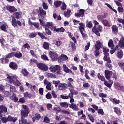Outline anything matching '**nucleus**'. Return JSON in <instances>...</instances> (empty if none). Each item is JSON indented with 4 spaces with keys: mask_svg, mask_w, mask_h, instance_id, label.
<instances>
[{
    "mask_svg": "<svg viewBox=\"0 0 124 124\" xmlns=\"http://www.w3.org/2000/svg\"><path fill=\"white\" fill-rule=\"evenodd\" d=\"M22 106L23 109L20 110L21 119H25L29 116L30 109L27 105H23Z\"/></svg>",
    "mask_w": 124,
    "mask_h": 124,
    "instance_id": "1",
    "label": "nucleus"
},
{
    "mask_svg": "<svg viewBox=\"0 0 124 124\" xmlns=\"http://www.w3.org/2000/svg\"><path fill=\"white\" fill-rule=\"evenodd\" d=\"M49 70L53 73H55L56 75H61V67L60 65H56L54 66H50L49 67Z\"/></svg>",
    "mask_w": 124,
    "mask_h": 124,
    "instance_id": "2",
    "label": "nucleus"
},
{
    "mask_svg": "<svg viewBox=\"0 0 124 124\" xmlns=\"http://www.w3.org/2000/svg\"><path fill=\"white\" fill-rule=\"evenodd\" d=\"M102 27L101 25H97V27L93 26L92 29V31L97 35V36H100V32H102Z\"/></svg>",
    "mask_w": 124,
    "mask_h": 124,
    "instance_id": "3",
    "label": "nucleus"
},
{
    "mask_svg": "<svg viewBox=\"0 0 124 124\" xmlns=\"http://www.w3.org/2000/svg\"><path fill=\"white\" fill-rule=\"evenodd\" d=\"M39 17L44 18L46 16V11L43 10L41 7H39V9L36 10Z\"/></svg>",
    "mask_w": 124,
    "mask_h": 124,
    "instance_id": "4",
    "label": "nucleus"
},
{
    "mask_svg": "<svg viewBox=\"0 0 124 124\" xmlns=\"http://www.w3.org/2000/svg\"><path fill=\"white\" fill-rule=\"evenodd\" d=\"M37 67L39 69H40V70H43L44 71H47L48 69H49L47 65L41 62L37 63Z\"/></svg>",
    "mask_w": 124,
    "mask_h": 124,
    "instance_id": "5",
    "label": "nucleus"
},
{
    "mask_svg": "<svg viewBox=\"0 0 124 124\" xmlns=\"http://www.w3.org/2000/svg\"><path fill=\"white\" fill-rule=\"evenodd\" d=\"M85 11L86 10L83 9H79V10H78V13H76L75 14V17H76V18H80V17L83 18L85 15Z\"/></svg>",
    "mask_w": 124,
    "mask_h": 124,
    "instance_id": "6",
    "label": "nucleus"
},
{
    "mask_svg": "<svg viewBox=\"0 0 124 124\" xmlns=\"http://www.w3.org/2000/svg\"><path fill=\"white\" fill-rule=\"evenodd\" d=\"M110 51V50L108 47H103V52L104 53V58L103 60H106V59H109L110 57H109V52Z\"/></svg>",
    "mask_w": 124,
    "mask_h": 124,
    "instance_id": "7",
    "label": "nucleus"
},
{
    "mask_svg": "<svg viewBox=\"0 0 124 124\" xmlns=\"http://www.w3.org/2000/svg\"><path fill=\"white\" fill-rule=\"evenodd\" d=\"M12 25L15 28L17 27L18 25L19 26V27H21L22 26V22H21V21L19 20L17 21L15 17H13V20L12 21Z\"/></svg>",
    "mask_w": 124,
    "mask_h": 124,
    "instance_id": "8",
    "label": "nucleus"
},
{
    "mask_svg": "<svg viewBox=\"0 0 124 124\" xmlns=\"http://www.w3.org/2000/svg\"><path fill=\"white\" fill-rule=\"evenodd\" d=\"M9 66L12 70H17L18 69V64L15 62H10Z\"/></svg>",
    "mask_w": 124,
    "mask_h": 124,
    "instance_id": "9",
    "label": "nucleus"
},
{
    "mask_svg": "<svg viewBox=\"0 0 124 124\" xmlns=\"http://www.w3.org/2000/svg\"><path fill=\"white\" fill-rule=\"evenodd\" d=\"M104 61L107 62L105 64V66H106V67H108V68L110 70L112 69L113 66H112V64H111V63H112V61L110 59V58L104 59Z\"/></svg>",
    "mask_w": 124,
    "mask_h": 124,
    "instance_id": "10",
    "label": "nucleus"
},
{
    "mask_svg": "<svg viewBox=\"0 0 124 124\" xmlns=\"http://www.w3.org/2000/svg\"><path fill=\"white\" fill-rule=\"evenodd\" d=\"M112 74H113V72L111 71L107 70L105 71V77L107 80H110L111 77H112Z\"/></svg>",
    "mask_w": 124,
    "mask_h": 124,
    "instance_id": "11",
    "label": "nucleus"
},
{
    "mask_svg": "<svg viewBox=\"0 0 124 124\" xmlns=\"http://www.w3.org/2000/svg\"><path fill=\"white\" fill-rule=\"evenodd\" d=\"M13 83L15 86H16V87H19V86H21L22 85V83L19 81V80H18V78L16 76H14V79L13 81L12 82V84Z\"/></svg>",
    "mask_w": 124,
    "mask_h": 124,
    "instance_id": "12",
    "label": "nucleus"
},
{
    "mask_svg": "<svg viewBox=\"0 0 124 124\" xmlns=\"http://www.w3.org/2000/svg\"><path fill=\"white\" fill-rule=\"evenodd\" d=\"M6 9L8 10V11H10V12H13V13L16 12V11H18L17 8L14 6L7 5L6 6Z\"/></svg>",
    "mask_w": 124,
    "mask_h": 124,
    "instance_id": "13",
    "label": "nucleus"
},
{
    "mask_svg": "<svg viewBox=\"0 0 124 124\" xmlns=\"http://www.w3.org/2000/svg\"><path fill=\"white\" fill-rule=\"evenodd\" d=\"M58 89L60 91H65L67 89V84L64 83H61L58 85Z\"/></svg>",
    "mask_w": 124,
    "mask_h": 124,
    "instance_id": "14",
    "label": "nucleus"
},
{
    "mask_svg": "<svg viewBox=\"0 0 124 124\" xmlns=\"http://www.w3.org/2000/svg\"><path fill=\"white\" fill-rule=\"evenodd\" d=\"M11 55L12 56V57H15L16 58H17V59H21L22 57H23V54L22 53L19 52V53L15 52H11Z\"/></svg>",
    "mask_w": 124,
    "mask_h": 124,
    "instance_id": "15",
    "label": "nucleus"
},
{
    "mask_svg": "<svg viewBox=\"0 0 124 124\" xmlns=\"http://www.w3.org/2000/svg\"><path fill=\"white\" fill-rule=\"evenodd\" d=\"M48 55L52 61H55L57 59V57H58V54L54 51H49Z\"/></svg>",
    "mask_w": 124,
    "mask_h": 124,
    "instance_id": "16",
    "label": "nucleus"
},
{
    "mask_svg": "<svg viewBox=\"0 0 124 124\" xmlns=\"http://www.w3.org/2000/svg\"><path fill=\"white\" fill-rule=\"evenodd\" d=\"M14 16H12V20H13V17L15 18V19H20V17H22V12H15L13 14Z\"/></svg>",
    "mask_w": 124,
    "mask_h": 124,
    "instance_id": "17",
    "label": "nucleus"
},
{
    "mask_svg": "<svg viewBox=\"0 0 124 124\" xmlns=\"http://www.w3.org/2000/svg\"><path fill=\"white\" fill-rule=\"evenodd\" d=\"M46 27H48V29H50L51 30L56 31L57 28H56V26H54L53 23L47 22L46 23Z\"/></svg>",
    "mask_w": 124,
    "mask_h": 124,
    "instance_id": "18",
    "label": "nucleus"
},
{
    "mask_svg": "<svg viewBox=\"0 0 124 124\" xmlns=\"http://www.w3.org/2000/svg\"><path fill=\"white\" fill-rule=\"evenodd\" d=\"M10 99L13 100V101L15 103L18 102V101L19 100V99L17 97V95H16V94L15 93H13L12 96H10Z\"/></svg>",
    "mask_w": 124,
    "mask_h": 124,
    "instance_id": "19",
    "label": "nucleus"
},
{
    "mask_svg": "<svg viewBox=\"0 0 124 124\" xmlns=\"http://www.w3.org/2000/svg\"><path fill=\"white\" fill-rule=\"evenodd\" d=\"M104 85L106 86V87H108V88H109V89H110L111 87H112V85H113V81H112V80H109L108 81L105 80L104 81Z\"/></svg>",
    "mask_w": 124,
    "mask_h": 124,
    "instance_id": "20",
    "label": "nucleus"
},
{
    "mask_svg": "<svg viewBox=\"0 0 124 124\" xmlns=\"http://www.w3.org/2000/svg\"><path fill=\"white\" fill-rule=\"evenodd\" d=\"M63 71L65 72L66 73H71L73 75H75L74 73L72 72V71L71 70L69 69L68 67L66 66V65H63Z\"/></svg>",
    "mask_w": 124,
    "mask_h": 124,
    "instance_id": "21",
    "label": "nucleus"
},
{
    "mask_svg": "<svg viewBox=\"0 0 124 124\" xmlns=\"http://www.w3.org/2000/svg\"><path fill=\"white\" fill-rule=\"evenodd\" d=\"M111 30L112 33H113L114 34H117V33L119 32V29L116 25H113L111 27Z\"/></svg>",
    "mask_w": 124,
    "mask_h": 124,
    "instance_id": "22",
    "label": "nucleus"
},
{
    "mask_svg": "<svg viewBox=\"0 0 124 124\" xmlns=\"http://www.w3.org/2000/svg\"><path fill=\"white\" fill-rule=\"evenodd\" d=\"M114 109V112L115 113V114H117L118 116H121L122 115V110L120 109V108L118 107H114L113 108Z\"/></svg>",
    "mask_w": 124,
    "mask_h": 124,
    "instance_id": "23",
    "label": "nucleus"
},
{
    "mask_svg": "<svg viewBox=\"0 0 124 124\" xmlns=\"http://www.w3.org/2000/svg\"><path fill=\"white\" fill-rule=\"evenodd\" d=\"M79 25V26L78 27V29L79 30V31H80V32H83L84 31H85V25L83 23H80Z\"/></svg>",
    "mask_w": 124,
    "mask_h": 124,
    "instance_id": "24",
    "label": "nucleus"
},
{
    "mask_svg": "<svg viewBox=\"0 0 124 124\" xmlns=\"http://www.w3.org/2000/svg\"><path fill=\"white\" fill-rule=\"evenodd\" d=\"M21 73H22V75L25 77L29 76V74H30V73H29L28 70H27L26 68L22 69L21 71Z\"/></svg>",
    "mask_w": 124,
    "mask_h": 124,
    "instance_id": "25",
    "label": "nucleus"
},
{
    "mask_svg": "<svg viewBox=\"0 0 124 124\" xmlns=\"http://www.w3.org/2000/svg\"><path fill=\"white\" fill-rule=\"evenodd\" d=\"M32 120L33 122H35V121H39L40 120V114L36 113L35 116L32 118Z\"/></svg>",
    "mask_w": 124,
    "mask_h": 124,
    "instance_id": "26",
    "label": "nucleus"
},
{
    "mask_svg": "<svg viewBox=\"0 0 124 124\" xmlns=\"http://www.w3.org/2000/svg\"><path fill=\"white\" fill-rule=\"evenodd\" d=\"M50 44L47 42H44L43 45V47L45 50H49L50 49Z\"/></svg>",
    "mask_w": 124,
    "mask_h": 124,
    "instance_id": "27",
    "label": "nucleus"
},
{
    "mask_svg": "<svg viewBox=\"0 0 124 124\" xmlns=\"http://www.w3.org/2000/svg\"><path fill=\"white\" fill-rule=\"evenodd\" d=\"M8 122H13L15 123L17 121V118L16 117H12L11 115H9L7 117Z\"/></svg>",
    "mask_w": 124,
    "mask_h": 124,
    "instance_id": "28",
    "label": "nucleus"
},
{
    "mask_svg": "<svg viewBox=\"0 0 124 124\" xmlns=\"http://www.w3.org/2000/svg\"><path fill=\"white\" fill-rule=\"evenodd\" d=\"M10 58H12V56L11 55V53H9L7 54L5 59H4L5 63H8V62H9V59H10Z\"/></svg>",
    "mask_w": 124,
    "mask_h": 124,
    "instance_id": "29",
    "label": "nucleus"
},
{
    "mask_svg": "<svg viewBox=\"0 0 124 124\" xmlns=\"http://www.w3.org/2000/svg\"><path fill=\"white\" fill-rule=\"evenodd\" d=\"M19 123L20 124H31V122L28 121L27 119L25 118L21 119V120H19Z\"/></svg>",
    "mask_w": 124,
    "mask_h": 124,
    "instance_id": "30",
    "label": "nucleus"
},
{
    "mask_svg": "<svg viewBox=\"0 0 124 124\" xmlns=\"http://www.w3.org/2000/svg\"><path fill=\"white\" fill-rule=\"evenodd\" d=\"M7 28H8V26L7 25V24H6V23L3 24L0 27V30H1V31H7Z\"/></svg>",
    "mask_w": 124,
    "mask_h": 124,
    "instance_id": "31",
    "label": "nucleus"
},
{
    "mask_svg": "<svg viewBox=\"0 0 124 124\" xmlns=\"http://www.w3.org/2000/svg\"><path fill=\"white\" fill-rule=\"evenodd\" d=\"M62 1L57 0L54 2V5L55 6V7H56V8H58V7H60V6L62 5Z\"/></svg>",
    "mask_w": 124,
    "mask_h": 124,
    "instance_id": "32",
    "label": "nucleus"
},
{
    "mask_svg": "<svg viewBox=\"0 0 124 124\" xmlns=\"http://www.w3.org/2000/svg\"><path fill=\"white\" fill-rule=\"evenodd\" d=\"M102 23L105 27H111V24H110L109 21L106 19L103 20Z\"/></svg>",
    "mask_w": 124,
    "mask_h": 124,
    "instance_id": "33",
    "label": "nucleus"
},
{
    "mask_svg": "<svg viewBox=\"0 0 124 124\" xmlns=\"http://www.w3.org/2000/svg\"><path fill=\"white\" fill-rule=\"evenodd\" d=\"M69 107L70 108H72L73 110H78V106L76 104L73 103L72 104H70Z\"/></svg>",
    "mask_w": 124,
    "mask_h": 124,
    "instance_id": "34",
    "label": "nucleus"
},
{
    "mask_svg": "<svg viewBox=\"0 0 124 124\" xmlns=\"http://www.w3.org/2000/svg\"><path fill=\"white\" fill-rule=\"evenodd\" d=\"M123 56H124L123 50H120L117 52V57L118 58V59H122L123 58Z\"/></svg>",
    "mask_w": 124,
    "mask_h": 124,
    "instance_id": "35",
    "label": "nucleus"
},
{
    "mask_svg": "<svg viewBox=\"0 0 124 124\" xmlns=\"http://www.w3.org/2000/svg\"><path fill=\"white\" fill-rule=\"evenodd\" d=\"M110 101H111L113 104H120V100H117L116 98H111Z\"/></svg>",
    "mask_w": 124,
    "mask_h": 124,
    "instance_id": "36",
    "label": "nucleus"
},
{
    "mask_svg": "<svg viewBox=\"0 0 124 124\" xmlns=\"http://www.w3.org/2000/svg\"><path fill=\"white\" fill-rule=\"evenodd\" d=\"M0 110L2 111V113H3V112L6 113V112H7V108L2 105L0 106Z\"/></svg>",
    "mask_w": 124,
    "mask_h": 124,
    "instance_id": "37",
    "label": "nucleus"
},
{
    "mask_svg": "<svg viewBox=\"0 0 124 124\" xmlns=\"http://www.w3.org/2000/svg\"><path fill=\"white\" fill-rule=\"evenodd\" d=\"M97 78L99 80H100L101 81H105V78L104 76H102L100 75V73H98L97 74Z\"/></svg>",
    "mask_w": 124,
    "mask_h": 124,
    "instance_id": "38",
    "label": "nucleus"
},
{
    "mask_svg": "<svg viewBox=\"0 0 124 124\" xmlns=\"http://www.w3.org/2000/svg\"><path fill=\"white\" fill-rule=\"evenodd\" d=\"M7 79H8L9 80V83L10 84H12V82H13V80H14V76L11 77L9 74H7Z\"/></svg>",
    "mask_w": 124,
    "mask_h": 124,
    "instance_id": "39",
    "label": "nucleus"
},
{
    "mask_svg": "<svg viewBox=\"0 0 124 124\" xmlns=\"http://www.w3.org/2000/svg\"><path fill=\"white\" fill-rule=\"evenodd\" d=\"M70 13H71V10H67V11L64 13V15L66 18L70 17Z\"/></svg>",
    "mask_w": 124,
    "mask_h": 124,
    "instance_id": "40",
    "label": "nucleus"
},
{
    "mask_svg": "<svg viewBox=\"0 0 124 124\" xmlns=\"http://www.w3.org/2000/svg\"><path fill=\"white\" fill-rule=\"evenodd\" d=\"M46 77L47 78H56L55 74L50 73H46Z\"/></svg>",
    "mask_w": 124,
    "mask_h": 124,
    "instance_id": "41",
    "label": "nucleus"
},
{
    "mask_svg": "<svg viewBox=\"0 0 124 124\" xmlns=\"http://www.w3.org/2000/svg\"><path fill=\"white\" fill-rule=\"evenodd\" d=\"M118 64V66H119L120 68H121V69L122 70H124V62H119Z\"/></svg>",
    "mask_w": 124,
    "mask_h": 124,
    "instance_id": "42",
    "label": "nucleus"
},
{
    "mask_svg": "<svg viewBox=\"0 0 124 124\" xmlns=\"http://www.w3.org/2000/svg\"><path fill=\"white\" fill-rule=\"evenodd\" d=\"M24 97H28V98H31V93H29L28 92H26L23 93Z\"/></svg>",
    "mask_w": 124,
    "mask_h": 124,
    "instance_id": "43",
    "label": "nucleus"
},
{
    "mask_svg": "<svg viewBox=\"0 0 124 124\" xmlns=\"http://www.w3.org/2000/svg\"><path fill=\"white\" fill-rule=\"evenodd\" d=\"M108 46L109 48H112V47L114 46V42H113V40L110 39L108 42Z\"/></svg>",
    "mask_w": 124,
    "mask_h": 124,
    "instance_id": "44",
    "label": "nucleus"
},
{
    "mask_svg": "<svg viewBox=\"0 0 124 124\" xmlns=\"http://www.w3.org/2000/svg\"><path fill=\"white\" fill-rule=\"evenodd\" d=\"M65 29L63 27H61L60 28H56V32H64Z\"/></svg>",
    "mask_w": 124,
    "mask_h": 124,
    "instance_id": "45",
    "label": "nucleus"
},
{
    "mask_svg": "<svg viewBox=\"0 0 124 124\" xmlns=\"http://www.w3.org/2000/svg\"><path fill=\"white\" fill-rule=\"evenodd\" d=\"M45 31H46V33L47 35H51L52 34V32H51L49 30V28H48V27H47V25L45 27Z\"/></svg>",
    "mask_w": 124,
    "mask_h": 124,
    "instance_id": "46",
    "label": "nucleus"
},
{
    "mask_svg": "<svg viewBox=\"0 0 124 124\" xmlns=\"http://www.w3.org/2000/svg\"><path fill=\"white\" fill-rule=\"evenodd\" d=\"M60 106L64 107V108H67L68 107V104L66 102H61L60 103Z\"/></svg>",
    "mask_w": 124,
    "mask_h": 124,
    "instance_id": "47",
    "label": "nucleus"
},
{
    "mask_svg": "<svg viewBox=\"0 0 124 124\" xmlns=\"http://www.w3.org/2000/svg\"><path fill=\"white\" fill-rule=\"evenodd\" d=\"M0 119L3 124H6L8 122V118L6 117H2Z\"/></svg>",
    "mask_w": 124,
    "mask_h": 124,
    "instance_id": "48",
    "label": "nucleus"
},
{
    "mask_svg": "<svg viewBox=\"0 0 124 124\" xmlns=\"http://www.w3.org/2000/svg\"><path fill=\"white\" fill-rule=\"evenodd\" d=\"M54 44H55L57 47H60V46L62 44V42L61 41H54Z\"/></svg>",
    "mask_w": 124,
    "mask_h": 124,
    "instance_id": "49",
    "label": "nucleus"
},
{
    "mask_svg": "<svg viewBox=\"0 0 124 124\" xmlns=\"http://www.w3.org/2000/svg\"><path fill=\"white\" fill-rule=\"evenodd\" d=\"M83 87L84 89H87L91 87V85L90 84V83L88 82H85V83L83 82Z\"/></svg>",
    "mask_w": 124,
    "mask_h": 124,
    "instance_id": "50",
    "label": "nucleus"
},
{
    "mask_svg": "<svg viewBox=\"0 0 124 124\" xmlns=\"http://www.w3.org/2000/svg\"><path fill=\"white\" fill-rule=\"evenodd\" d=\"M37 35V34L36 33V32H33L29 35V37L30 38H34V37H35Z\"/></svg>",
    "mask_w": 124,
    "mask_h": 124,
    "instance_id": "51",
    "label": "nucleus"
},
{
    "mask_svg": "<svg viewBox=\"0 0 124 124\" xmlns=\"http://www.w3.org/2000/svg\"><path fill=\"white\" fill-rule=\"evenodd\" d=\"M118 45L120 48H124V42L123 40H120L118 43Z\"/></svg>",
    "mask_w": 124,
    "mask_h": 124,
    "instance_id": "52",
    "label": "nucleus"
},
{
    "mask_svg": "<svg viewBox=\"0 0 124 124\" xmlns=\"http://www.w3.org/2000/svg\"><path fill=\"white\" fill-rule=\"evenodd\" d=\"M37 34L41 37V38H42V39H47V38L45 37V35H43V33L38 32Z\"/></svg>",
    "mask_w": 124,
    "mask_h": 124,
    "instance_id": "53",
    "label": "nucleus"
},
{
    "mask_svg": "<svg viewBox=\"0 0 124 124\" xmlns=\"http://www.w3.org/2000/svg\"><path fill=\"white\" fill-rule=\"evenodd\" d=\"M70 44L73 51H75V50H76V45H75V43L71 42Z\"/></svg>",
    "mask_w": 124,
    "mask_h": 124,
    "instance_id": "54",
    "label": "nucleus"
},
{
    "mask_svg": "<svg viewBox=\"0 0 124 124\" xmlns=\"http://www.w3.org/2000/svg\"><path fill=\"white\" fill-rule=\"evenodd\" d=\"M46 99H52V94H51V93H50V92H48L46 94Z\"/></svg>",
    "mask_w": 124,
    "mask_h": 124,
    "instance_id": "55",
    "label": "nucleus"
},
{
    "mask_svg": "<svg viewBox=\"0 0 124 124\" xmlns=\"http://www.w3.org/2000/svg\"><path fill=\"white\" fill-rule=\"evenodd\" d=\"M41 58L42 59V60H43L44 61H49L48 57H47L45 54H43L42 55H41Z\"/></svg>",
    "mask_w": 124,
    "mask_h": 124,
    "instance_id": "56",
    "label": "nucleus"
},
{
    "mask_svg": "<svg viewBox=\"0 0 124 124\" xmlns=\"http://www.w3.org/2000/svg\"><path fill=\"white\" fill-rule=\"evenodd\" d=\"M23 48H24V49H28V50H29V49L31 48V46L27 43L23 45Z\"/></svg>",
    "mask_w": 124,
    "mask_h": 124,
    "instance_id": "57",
    "label": "nucleus"
},
{
    "mask_svg": "<svg viewBox=\"0 0 124 124\" xmlns=\"http://www.w3.org/2000/svg\"><path fill=\"white\" fill-rule=\"evenodd\" d=\"M10 92L11 93H16L17 90H16V87L15 86H11L10 88Z\"/></svg>",
    "mask_w": 124,
    "mask_h": 124,
    "instance_id": "58",
    "label": "nucleus"
},
{
    "mask_svg": "<svg viewBox=\"0 0 124 124\" xmlns=\"http://www.w3.org/2000/svg\"><path fill=\"white\" fill-rule=\"evenodd\" d=\"M44 123H46V124H49L50 123V119H49V117L47 116L45 117L44 119Z\"/></svg>",
    "mask_w": 124,
    "mask_h": 124,
    "instance_id": "59",
    "label": "nucleus"
},
{
    "mask_svg": "<svg viewBox=\"0 0 124 124\" xmlns=\"http://www.w3.org/2000/svg\"><path fill=\"white\" fill-rule=\"evenodd\" d=\"M10 95H11V93L9 92L5 91L4 93V96L5 97H9Z\"/></svg>",
    "mask_w": 124,
    "mask_h": 124,
    "instance_id": "60",
    "label": "nucleus"
},
{
    "mask_svg": "<svg viewBox=\"0 0 124 124\" xmlns=\"http://www.w3.org/2000/svg\"><path fill=\"white\" fill-rule=\"evenodd\" d=\"M18 102H19L20 103H25V102H26V99L25 98V97H22L19 98Z\"/></svg>",
    "mask_w": 124,
    "mask_h": 124,
    "instance_id": "61",
    "label": "nucleus"
},
{
    "mask_svg": "<svg viewBox=\"0 0 124 124\" xmlns=\"http://www.w3.org/2000/svg\"><path fill=\"white\" fill-rule=\"evenodd\" d=\"M86 28H89V29H92L93 28V23L92 21H89L88 24H86Z\"/></svg>",
    "mask_w": 124,
    "mask_h": 124,
    "instance_id": "62",
    "label": "nucleus"
},
{
    "mask_svg": "<svg viewBox=\"0 0 124 124\" xmlns=\"http://www.w3.org/2000/svg\"><path fill=\"white\" fill-rule=\"evenodd\" d=\"M52 86V84L51 83H48L47 85L46 86V89L48 91H51L52 90V88L51 87Z\"/></svg>",
    "mask_w": 124,
    "mask_h": 124,
    "instance_id": "63",
    "label": "nucleus"
},
{
    "mask_svg": "<svg viewBox=\"0 0 124 124\" xmlns=\"http://www.w3.org/2000/svg\"><path fill=\"white\" fill-rule=\"evenodd\" d=\"M117 10L119 13H123V12H124V8L122 7V6L121 7H118L117 8Z\"/></svg>",
    "mask_w": 124,
    "mask_h": 124,
    "instance_id": "64",
    "label": "nucleus"
}]
</instances>
